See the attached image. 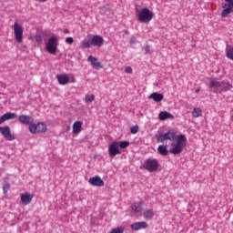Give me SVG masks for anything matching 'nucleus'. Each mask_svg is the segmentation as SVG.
<instances>
[{"label":"nucleus","instance_id":"21","mask_svg":"<svg viewBox=\"0 0 233 233\" xmlns=\"http://www.w3.org/2000/svg\"><path fill=\"white\" fill-rule=\"evenodd\" d=\"M142 205H143L142 201L135 202L131 205V210L135 213L142 212L143 210Z\"/></svg>","mask_w":233,"mask_h":233},{"label":"nucleus","instance_id":"26","mask_svg":"<svg viewBox=\"0 0 233 233\" xmlns=\"http://www.w3.org/2000/svg\"><path fill=\"white\" fill-rule=\"evenodd\" d=\"M3 193L4 195H7L8 191L10 190L11 188V185H10V182H8V180L5 179L4 180V183H3Z\"/></svg>","mask_w":233,"mask_h":233},{"label":"nucleus","instance_id":"43","mask_svg":"<svg viewBox=\"0 0 233 233\" xmlns=\"http://www.w3.org/2000/svg\"><path fill=\"white\" fill-rule=\"evenodd\" d=\"M231 119H232V122H233V114H232V116H231Z\"/></svg>","mask_w":233,"mask_h":233},{"label":"nucleus","instance_id":"32","mask_svg":"<svg viewBox=\"0 0 233 233\" xmlns=\"http://www.w3.org/2000/svg\"><path fill=\"white\" fill-rule=\"evenodd\" d=\"M95 101V96L94 95H86L85 96V103L90 104Z\"/></svg>","mask_w":233,"mask_h":233},{"label":"nucleus","instance_id":"2","mask_svg":"<svg viewBox=\"0 0 233 233\" xmlns=\"http://www.w3.org/2000/svg\"><path fill=\"white\" fill-rule=\"evenodd\" d=\"M137 21L143 24H149L154 18V13L149 11L148 8H143L142 10H137Z\"/></svg>","mask_w":233,"mask_h":233},{"label":"nucleus","instance_id":"11","mask_svg":"<svg viewBox=\"0 0 233 233\" xmlns=\"http://www.w3.org/2000/svg\"><path fill=\"white\" fill-rule=\"evenodd\" d=\"M88 183L93 187H105V181L99 176L90 177Z\"/></svg>","mask_w":233,"mask_h":233},{"label":"nucleus","instance_id":"15","mask_svg":"<svg viewBox=\"0 0 233 233\" xmlns=\"http://www.w3.org/2000/svg\"><path fill=\"white\" fill-rule=\"evenodd\" d=\"M148 225L146 221H138V222H135L132 223L130 228L132 230H141V229H146L147 228Z\"/></svg>","mask_w":233,"mask_h":233},{"label":"nucleus","instance_id":"36","mask_svg":"<svg viewBox=\"0 0 233 233\" xmlns=\"http://www.w3.org/2000/svg\"><path fill=\"white\" fill-rule=\"evenodd\" d=\"M143 50L145 51V55L152 54V52L150 51V46H146L145 47H143Z\"/></svg>","mask_w":233,"mask_h":233},{"label":"nucleus","instance_id":"6","mask_svg":"<svg viewBox=\"0 0 233 233\" xmlns=\"http://www.w3.org/2000/svg\"><path fill=\"white\" fill-rule=\"evenodd\" d=\"M13 30H14L15 41L18 44H22V42H23V32H24L22 25L18 22H15V24L13 25Z\"/></svg>","mask_w":233,"mask_h":233},{"label":"nucleus","instance_id":"23","mask_svg":"<svg viewBox=\"0 0 233 233\" xmlns=\"http://www.w3.org/2000/svg\"><path fill=\"white\" fill-rule=\"evenodd\" d=\"M149 99H152L153 101L159 103L162 102V100L164 99V96L161 93H152L149 96Z\"/></svg>","mask_w":233,"mask_h":233},{"label":"nucleus","instance_id":"5","mask_svg":"<svg viewBox=\"0 0 233 233\" xmlns=\"http://www.w3.org/2000/svg\"><path fill=\"white\" fill-rule=\"evenodd\" d=\"M29 131L31 134H40L46 133L47 131V127L43 122H38L37 124H31L29 125Z\"/></svg>","mask_w":233,"mask_h":233},{"label":"nucleus","instance_id":"42","mask_svg":"<svg viewBox=\"0 0 233 233\" xmlns=\"http://www.w3.org/2000/svg\"><path fill=\"white\" fill-rule=\"evenodd\" d=\"M199 92H200V89H197V90L195 91L196 94H198V93H199Z\"/></svg>","mask_w":233,"mask_h":233},{"label":"nucleus","instance_id":"10","mask_svg":"<svg viewBox=\"0 0 233 233\" xmlns=\"http://www.w3.org/2000/svg\"><path fill=\"white\" fill-rule=\"evenodd\" d=\"M0 133L2 134L3 137L7 141H14L15 137L11 133V127L6 126L4 127H0Z\"/></svg>","mask_w":233,"mask_h":233},{"label":"nucleus","instance_id":"4","mask_svg":"<svg viewBox=\"0 0 233 233\" xmlns=\"http://www.w3.org/2000/svg\"><path fill=\"white\" fill-rule=\"evenodd\" d=\"M143 168L148 172H157V168H159V162L156 158H148L144 161Z\"/></svg>","mask_w":233,"mask_h":233},{"label":"nucleus","instance_id":"20","mask_svg":"<svg viewBox=\"0 0 233 233\" xmlns=\"http://www.w3.org/2000/svg\"><path fill=\"white\" fill-rule=\"evenodd\" d=\"M158 119L159 120H166V119H174V116L167 111H162L158 114Z\"/></svg>","mask_w":233,"mask_h":233},{"label":"nucleus","instance_id":"13","mask_svg":"<svg viewBox=\"0 0 233 233\" xmlns=\"http://www.w3.org/2000/svg\"><path fill=\"white\" fill-rule=\"evenodd\" d=\"M87 61L90 62L92 67L95 68L96 70H100L103 68L102 64L99 62L98 58L96 57L90 56L89 57H87Z\"/></svg>","mask_w":233,"mask_h":233},{"label":"nucleus","instance_id":"27","mask_svg":"<svg viewBox=\"0 0 233 233\" xmlns=\"http://www.w3.org/2000/svg\"><path fill=\"white\" fill-rule=\"evenodd\" d=\"M233 88V85H231L228 81H222V92H227Z\"/></svg>","mask_w":233,"mask_h":233},{"label":"nucleus","instance_id":"34","mask_svg":"<svg viewBox=\"0 0 233 233\" xmlns=\"http://www.w3.org/2000/svg\"><path fill=\"white\" fill-rule=\"evenodd\" d=\"M137 131H139V127H137V125L133 126L130 128V132H131L132 135H136L137 133Z\"/></svg>","mask_w":233,"mask_h":233},{"label":"nucleus","instance_id":"8","mask_svg":"<svg viewBox=\"0 0 233 233\" xmlns=\"http://www.w3.org/2000/svg\"><path fill=\"white\" fill-rule=\"evenodd\" d=\"M226 4L222 5L221 16L222 18H227L228 15L233 14V0H225Z\"/></svg>","mask_w":233,"mask_h":233},{"label":"nucleus","instance_id":"24","mask_svg":"<svg viewBox=\"0 0 233 233\" xmlns=\"http://www.w3.org/2000/svg\"><path fill=\"white\" fill-rule=\"evenodd\" d=\"M154 217H155L154 209H145L144 211L145 219H153Z\"/></svg>","mask_w":233,"mask_h":233},{"label":"nucleus","instance_id":"38","mask_svg":"<svg viewBox=\"0 0 233 233\" xmlns=\"http://www.w3.org/2000/svg\"><path fill=\"white\" fill-rule=\"evenodd\" d=\"M125 73L132 74V73H133L132 67L127 66V67L125 68Z\"/></svg>","mask_w":233,"mask_h":233},{"label":"nucleus","instance_id":"30","mask_svg":"<svg viewBox=\"0 0 233 233\" xmlns=\"http://www.w3.org/2000/svg\"><path fill=\"white\" fill-rule=\"evenodd\" d=\"M192 116L194 118H198L200 116H202V109H200L199 107H197L195 109L192 110Z\"/></svg>","mask_w":233,"mask_h":233},{"label":"nucleus","instance_id":"1","mask_svg":"<svg viewBox=\"0 0 233 233\" xmlns=\"http://www.w3.org/2000/svg\"><path fill=\"white\" fill-rule=\"evenodd\" d=\"M187 147V137L184 135H178L175 140L171 142L169 152L173 155H179Z\"/></svg>","mask_w":233,"mask_h":233},{"label":"nucleus","instance_id":"22","mask_svg":"<svg viewBox=\"0 0 233 233\" xmlns=\"http://www.w3.org/2000/svg\"><path fill=\"white\" fill-rule=\"evenodd\" d=\"M82 125L83 123L80 121L74 122V125L72 126V133L74 134H79L82 131Z\"/></svg>","mask_w":233,"mask_h":233},{"label":"nucleus","instance_id":"40","mask_svg":"<svg viewBox=\"0 0 233 233\" xmlns=\"http://www.w3.org/2000/svg\"><path fill=\"white\" fill-rule=\"evenodd\" d=\"M64 34L66 35L69 34V30L67 28L64 29Z\"/></svg>","mask_w":233,"mask_h":233},{"label":"nucleus","instance_id":"18","mask_svg":"<svg viewBox=\"0 0 233 233\" xmlns=\"http://www.w3.org/2000/svg\"><path fill=\"white\" fill-rule=\"evenodd\" d=\"M56 79L58 81V84L65 86L69 83V75L66 74H61V75H56Z\"/></svg>","mask_w":233,"mask_h":233},{"label":"nucleus","instance_id":"35","mask_svg":"<svg viewBox=\"0 0 233 233\" xmlns=\"http://www.w3.org/2000/svg\"><path fill=\"white\" fill-rule=\"evenodd\" d=\"M65 42L66 44L72 45L74 44V38L72 36H68L67 38H66Z\"/></svg>","mask_w":233,"mask_h":233},{"label":"nucleus","instance_id":"19","mask_svg":"<svg viewBox=\"0 0 233 233\" xmlns=\"http://www.w3.org/2000/svg\"><path fill=\"white\" fill-rule=\"evenodd\" d=\"M16 117H17L16 113H12V112L5 113L0 118V125L5 122L6 120L15 119Z\"/></svg>","mask_w":233,"mask_h":233},{"label":"nucleus","instance_id":"25","mask_svg":"<svg viewBox=\"0 0 233 233\" xmlns=\"http://www.w3.org/2000/svg\"><path fill=\"white\" fill-rule=\"evenodd\" d=\"M226 56L228 59L233 61V46H226Z\"/></svg>","mask_w":233,"mask_h":233},{"label":"nucleus","instance_id":"14","mask_svg":"<svg viewBox=\"0 0 233 233\" xmlns=\"http://www.w3.org/2000/svg\"><path fill=\"white\" fill-rule=\"evenodd\" d=\"M34 198V195L25 192L21 195V202L24 206H29Z\"/></svg>","mask_w":233,"mask_h":233},{"label":"nucleus","instance_id":"33","mask_svg":"<svg viewBox=\"0 0 233 233\" xmlns=\"http://www.w3.org/2000/svg\"><path fill=\"white\" fill-rule=\"evenodd\" d=\"M110 233H125V227H117L113 228Z\"/></svg>","mask_w":233,"mask_h":233},{"label":"nucleus","instance_id":"39","mask_svg":"<svg viewBox=\"0 0 233 233\" xmlns=\"http://www.w3.org/2000/svg\"><path fill=\"white\" fill-rule=\"evenodd\" d=\"M136 43V37L135 36H131L130 37V44H135Z\"/></svg>","mask_w":233,"mask_h":233},{"label":"nucleus","instance_id":"17","mask_svg":"<svg viewBox=\"0 0 233 233\" xmlns=\"http://www.w3.org/2000/svg\"><path fill=\"white\" fill-rule=\"evenodd\" d=\"M18 121H20L22 125L31 126L34 123V118L31 116L21 115L18 116Z\"/></svg>","mask_w":233,"mask_h":233},{"label":"nucleus","instance_id":"45","mask_svg":"<svg viewBox=\"0 0 233 233\" xmlns=\"http://www.w3.org/2000/svg\"><path fill=\"white\" fill-rule=\"evenodd\" d=\"M232 225H233V221H232Z\"/></svg>","mask_w":233,"mask_h":233},{"label":"nucleus","instance_id":"7","mask_svg":"<svg viewBox=\"0 0 233 233\" xmlns=\"http://www.w3.org/2000/svg\"><path fill=\"white\" fill-rule=\"evenodd\" d=\"M177 136L174 132H167L156 137L157 143H164L166 140L175 141Z\"/></svg>","mask_w":233,"mask_h":233},{"label":"nucleus","instance_id":"9","mask_svg":"<svg viewBox=\"0 0 233 233\" xmlns=\"http://www.w3.org/2000/svg\"><path fill=\"white\" fill-rule=\"evenodd\" d=\"M222 86H223V82L218 81L216 78L210 79L209 87L210 89L213 90V92L215 93L218 92L219 94H221Z\"/></svg>","mask_w":233,"mask_h":233},{"label":"nucleus","instance_id":"41","mask_svg":"<svg viewBox=\"0 0 233 233\" xmlns=\"http://www.w3.org/2000/svg\"><path fill=\"white\" fill-rule=\"evenodd\" d=\"M38 3H46L47 0H35Z\"/></svg>","mask_w":233,"mask_h":233},{"label":"nucleus","instance_id":"44","mask_svg":"<svg viewBox=\"0 0 233 233\" xmlns=\"http://www.w3.org/2000/svg\"><path fill=\"white\" fill-rule=\"evenodd\" d=\"M68 130H70V127H68Z\"/></svg>","mask_w":233,"mask_h":233},{"label":"nucleus","instance_id":"3","mask_svg":"<svg viewBox=\"0 0 233 233\" xmlns=\"http://www.w3.org/2000/svg\"><path fill=\"white\" fill-rule=\"evenodd\" d=\"M58 48V37L56 35H53L49 38L47 45H46V50H47L48 54L55 56L57 53Z\"/></svg>","mask_w":233,"mask_h":233},{"label":"nucleus","instance_id":"12","mask_svg":"<svg viewBox=\"0 0 233 233\" xmlns=\"http://www.w3.org/2000/svg\"><path fill=\"white\" fill-rule=\"evenodd\" d=\"M108 154L111 157H115L116 155L121 154L118 144L113 142L108 147Z\"/></svg>","mask_w":233,"mask_h":233},{"label":"nucleus","instance_id":"31","mask_svg":"<svg viewBox=\"0 0 233 233\" xmlns=\"http://www.w3.org/2000/svg\"><path fill=\"white\" fill-rule=\"evenodd\" d=\"M92 46V42H89L88 40H83L81 42V49H88Z\"/></svg>","mask_w":233,"mask_h":233},{"label":"nucleus","instance_id":"37","mask_svg":"<svg viewBox=\"0 0 233 233\" xmlns=\"http://www.w3.org/2000/svg\"><path fill=\"white\" fill-rule=\"evenodd\" d=\"M35 39L36 43H42V36L40 35H35Z\"/></svg>","mask_w":233,"mask_h":233},{"label":"nucleus","instance_id":"16","mask_svg":"<svg viewBox=\"0 0 233 233\" xmlns=\"http://www.w3.org/2000/svg\"><path fill=\"white\" fill-rule=\"evenodd\" d=\"M104 43H105V39H103L101 35H95L92 36V39H91L92 46L101 47Z\"/></svg>","mask_w":233,"mask_h":233},{"label":"nucleus","instance_id":"28","mask_svg":"<svg viewBox=\"0 0 233 233\" xmlns=\"http://www.w3.org/2000/svg\"><path fill=\"white\" fill-rule=\"evenodd\" d=\"M157 152L160 156H167L168 150L167 146H158Z\"/></svg>","mask_w":233,"mask_h":233},{"label":"nucleus","instance_id":"29","mask_svg":"<svg viewBox=\"0 0 233 233\" xmlns=\"http://www.w3.org/2000/svg\"><path fill=\"white\" fill-rule=\"evenodd\" d=\"M115 144H117V147L122 149L127 148L130 145L129 141H127V140L115 142Z\"/></svg>","mask_w":233,"mask_h":233}]
</instances>
